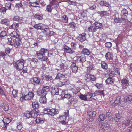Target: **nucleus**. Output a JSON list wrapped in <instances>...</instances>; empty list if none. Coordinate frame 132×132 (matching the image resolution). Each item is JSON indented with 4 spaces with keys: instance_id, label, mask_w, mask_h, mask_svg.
<instances>
[{
    "instance_id": "52",
    "label": "nucleus",
    "mask_w": 132,
    "mask_h": 132,
    "mask_svg": "<svg viewBox=\"0 0 132 132\" xmlns=\"http://www.w3.org/2000/svg\"><path fill=\"white\" fill-rule=\"evenodd\" d=\"M125 99L126 101H132V96L129 95L126 97L125 98Z\"/></svg>"
},
{
    "instance_id": "59",
    "label": "nucleus",
    "mask_w": 132,
    "mask_h": 132,
    "mask_svg": "<svg viewBox=\"0 0 132 132\" xmlns=\"http://www.w3.org/2000/svg\"><path fill=\"white\" fill-rule=\"evenodd\" d=\"M79 97L80 98L84 101H86V95L85 94V95H82L81 94L79 96Z\"/></svg>"
},
{
    "instance_id": "44",
    "label": "nucleus",
    "mask_w": 132,
    "mask_h": 132,
    "mask_svg": "<svg viewBox=\"0 0 132 132\" xmlns=\"http://www.w3.org/2000/svg\"><path fill=\"white\" fill-rule=\"evenodd\" d=\"M2 108L5 111H7L9 109L8 105L6 104H4L2 105Z\"/></svg>"
},
{
    "instance_id": "53",
    "label": "nucleus",
    "mask_w": 132,
    "mask_h": 132,
    "mask_svg": "<svg viewBox=\"0 0 132 132\" xmlns=\"http://www.w3.org/2000/svg\"><path fill=\"white\" fill-rule=\"evenodd\" d=\"M63 18V20L64 22L65 23H67L68 22V17L65 15H64Z\"/></svg>"
},
{
    "instance_id": "21",
    "label": "nucleus",
    "mask_w": 132,
    "mask_h": 132,
    "mask_svg": "<svg viewBox=\"0 0 132 132\" xmlns=\"http://www.w3.org/2000/svg\"><path fill=\"white\" fill-rule=\"evenodd\" d=\"M42 32L46 35H47L50 34V31L49 29L46 28L44 29H42Z\"/></svg>"
},
{
    "instance_id": "31",
    "label": "nucleus",
    "mask_w": 132,
    "mask_h": 132,
    "mask_svg": "<svg viewBox=\"0 0 132 132\" xmlns=\"http://www.w3.org/2000/svg\"><path fill=\"white\" fill-rule=\"evenodd\" d=\"M128 11L126 9H124L122 10L121 12V16H126L128 15Z\"/></svg>"
},
{
    "instance_id": "1",
    "label": "nucleus",
    "mask_w": 132,
    "mask_h": 132,
    "mask_svg": "<svg viewBox=\"0 0 132 132\" xmlns=\"http://www.w3.org/2000/svg\"><path fill=\"white\" fill-rule=\"evenodd\" d=\"M25 62V61L23 60L20 59L14 62L13 64L16 70L19 71L23 68L24 64Z\"/></svg>"
},
{
    "instance_id": "24",
    "label": "nucleus",
    "mask_w": 132,
    "mask_h": 132,
    "mask_svg": "<svg viewBox=\"0 0 132 132\" xmlns=\"http://www.w3.org/2000/svg\"><path fill=\"white\" fill-rule=\"evenodd\" d=\"M88 114L90 118L94 117L96 114V112L95 111H90L88 112Z\"/></svg>"
},
{
    "instance_id": "38",
    "label": "nucleus",
    "mask_w": 132,
    "mask_h": 132,
    "mask_svg": "<svg viewBox=\"0 0 132 132\" xmlns=\"http://www.w3.org/2000/svg\"><path fill=\"white\" fill-rule=\"evenodd\" d=\"M105 82L107 84H111L113 82L112 79L111 78H108L105 80Z\"/></svg>"
},
{
    "instance_id": "37",
    "label": "nucleus",
    "mask_w": 132,
    "mask_h": 132,
    "mask_svg": "<svg viewBox=\"0 0 132 132\" xmlns=\"http://www.w3.org/2000/svg\"><path fill=\"white\" fill-rule=\"evenodd\" d=\"M104 90H98L96 91L94 94H95V95H98L99 94L101 95H103L104 94Z\"/></svg>"
},
{
    "instance_id": "20",
    "label": "nucleus",
    "mask_w": 132,
    "mask_h": 132,
    "mask_svg": "<svg viewBox=\"0 0 132 132\" xmlns=\"http://www.w3.org/2000/svg\"><path fill=\"white\" fill-rule=\"evenodd\" d=\"M40 102L42 103H45L47 101L45 96H41L39 99Z\"/></svg>"
},
{
    "instance_id": "2",
    "label": "nucleus",
    "mask_w": 132,
    "mask_h": 132,
    "mask_svg": "<svg viewBox=\"0 0 132 132\" xmlns=\"http://www.w3.org/2000/svg\"><path fill=\"white\" fill-rule=\"evenodd\" d=\"M57 110L55 109H46L44 111V113L45 114L49 115L51 116H54L56 114Z\"/></svg>"
},
{
    "instance_id": "39",
    "label": "nucleus",
    "mask_w": 132,
    "mask_h": 132,
    "mask_svg": "<svg viewBox=\"0 0 132 132\" xmlns=\"http://www.w3.org/2000/svg\"><path fill=\"white\" fill-rule=\"evenodd\" d=\"M58 67L60 68V69L62 70L64 68V64L60 61L58 62H57Z\"/></svg>"
},
{
    "instance_id": "40",
    "label": "nucleus",
    "mask_w": 132,
    "mask_h": 132,
    "mask_svg": "<svg viewBox=\"0 0 132 132\" xmlns=\"http://www.w3.org/2000/svg\"><path fill=\"white\" fill-rule=\"evenodd\" d=\"M105 123L103 122H101L99 125V127L100 129H105Z\"/></svg>"
},
{
    "instance_id": "30",
    "label": "nucleus",
    "mask_w": 132,
    "mask_h": 132,
    "mask_svg": "<svg viewBox=\"0 0 132 132\" xmlns=\"http://www.w3.org/2000/svg\"><path fill=\"white\" fill-rule=\"evenodd\" d=\"M44 91V94L46 95L48 92L49 91V87L48 86H43V88H42Z\"/></svg>"
},
{
    "instance_id": "58",
    "label": "nucleus",
    "mask_w": 132,
    "mask_h": 132,
    "mask_svg": "<svg viewBox=\"0 0 132 132\" xmlns=\"http://www.w3.org/2000/svg\"><path fill=\"white\" fill-rule=\"evenodd\" d=\"M71 97V95L69 94H65L64 97H63V98H66L67 99H69Z\"/></svg>"
},
{
    "instance_id": "25",
    "label": "nucleus",
    "mask_w": 132,
    "mask_h": 132,
    "mask_svg": "<svg viewBox=\"0 0 132 132\" xmlns=\"http://www.w3.org/2000/svg\"><path fill=\"white\" fill-rule=\"evenodd\" d=\"M95 28L96 29V31L98 29H100L102 27V24L98 22H95Z\"/></svg>"
},
{
    "instance_id": "14",
    "label": "nucleus",
    "mask_w": 132,
    "mask_h": 132,
    "mask_svg": "<svg viewBox=\"0 0 132 132\" xmlns=\"http://www.w3.org/2000/svg\"><path fill=\"white\" fill-rule=\"evenodd\" d=\"M37 95L40 96H45V94H44V91L42 88H39L37 91Z\"/></svg>"
},
{
    "instance_id": "42",
    "label": "nucleus",
    "mask_w": 132,
    "mask_h": 132,
    "mask_svg": "<svg viewBox=\"0 0 132 132\" xmlns=\"http://www.w3.org/2000/svg\"><path fill=\"white\" fill-rule=\"evenodd\" d=\"M18 24L17 23L13 24L10 27L11 28L15 30L18 27Z\"/></svg>"
},
{
    "instance_id": "45",
    "label": "nucleus",
    "mask_w": 132,
    "mask_h": 132,
    "mask_svg": "<svg viewBox=\"0 0 132 132\" xmlns=\"http://www.w3.org/2000/svg\"><path fill=\"white\" fill-rule=\"evenodd\" d=\"M39 3L40 2L38 0L35 1V2H34V7H39Z\"/></svg>"
},
{
    "instance_id": "13",
    "label": "nucleus",
    "mask_w": 132,
    "mask_h": 132,
    "mask_svg": "<svg viewBox=\"0 0 132 132\" xmlns=\"http://www.w3.org/2000/svg\"><path fill=\"white\" fill-rule=\"evenodd\" d=\"M25 96L26 100H31L33 98V93L31 92H29L28 95Z\"/></svg>"
},
{
    "instance_id": "56",
    "label": "nucleus",
    "mask_w": 132,
    "mask_h": 132,
    "mask_svg": "<svg viewBox=\"0 0 132 132\" xmlns=\"http://www.w3.org/2000/svg\"><path fill=\"white\" fill-rule=\"evenodd\" d=\"M7 10L6 8L5 7H2L0 9V11L1 13H3V14H4L6 13Z\"/></svg>"
},
{
    "instance_id": "47",
    "label": "nucleus",
    "mask_w": 132,
    "mask_h": 132,
    "mask_svg": "<svg viewBox=\"0 0 132 132\" xmlns=\"http://www.w3.org/2000/svg\"><path fill=\"white\" fill-rule=\"evenodd\" d=\"M95 86L98 89H101L103 87V84H101L96 83Z\"/></svg>"
},
{
    "instance_id": "46",
    "label": "nucleus",
    "mask_w": 132,
    "mask_h": 132,
    "mask_svg": "<svg viewBox=\"0 0 132 132\" xmlns=\"http://www.w3.org/2000/svg\"><path fill=\"white\" fill-rule=\"evenodd\" d=\"M54 81H51L48 84L53 89L55 88V85L54 82Z\"/></svg>"
},
{
    "instance_id": "32",
    "label": "nucleus",
    "mask_w": 132,
    "mask_h": 132,
    "mask_svg": "<svg viewBox=\"0 0 132 132\" xmlns=\"http://www.w3.org/2000/svg\"><path fill=\"white\" fill-rule=\"evenodd\" d=\"M33 112L32 111L29 112H26L25 114V116L28 118H32V114Z\"/></svg>"
},
{
    "instance_id": "22",
    "label": "nucleus",
    "mask_w": 132,
    "mask_h": 132,
    "mask_svg": "<svg viewBox=\"0 0 132 132\" xmlns=\"http://www.w3.org/2000/svg\"><path fill=\"white\" fill-rule=\"evenodd\" d=\"M82 53L85 55H89L90 53V52L88 49L85 48L82 51Z\"/></svg>"
},
{
    "instance_id": "60",
    "label": "nucleus",
    "mask_w": 132,
    "mask_h": 132,
    "mask_svg": "<svg viewBox=\"0 0 132 132\" xmlns=\"http://www.w3.org/2000/svg\"><path fill=\"white\" fill-rule=\"evenodd\" d=\"M63 48L64 49V51L67 53L69 49L70 48L66 45H63Z\"/></svg>"
},
{
    "instance_id": "34",
    "label": "nucleus",
    "mask_w": 132,
    "mask_h": 132,
    "mask_svg": "<svg viewBox=\"0 0 132 132\" xmlns=\"http://www.w3.org/2000/svg\"><path fill=\"white\" fill-rule=\"evenodd\" d=\"M18 93V91L15 89L13 90L12 92V94L13 97L14 98H16L17 97V94Z\"/></svg>"
},
{
    "instance_id": "64",
    "label": "nucleus",
    "mask_w": 132,
    "mask_h": 132,
    "mask_svg": "<svg viewBox=\"0 0 132 132\" xmlns=\"http://www.w3.org/2000/svg\"><path fill=\"white\" fill-rule=\"evenodd\" d=\"M114 73L117 75H120L119 70L118 68H116L114 70Z\"/></svg>"
},
{
    "instance_id": "43",
    "label": "nucleus",
    "mask_w": 132,
    "mask_h": 132,
    "mask_svg": "<svg viewBox=\"0 0 132 132\" xmlns=\"http://www.w3.org/2000/svg\"><path fill=\"white\" fill-rule=\"evenodd\" d=\"M20 99L21 101H23L25 100H26L25 95L22 94H20Z\"/></svg>"
},
{
    "instance_id": "9",
    "label": "nucleus",
    "mask_w": 132,
    "mask_h": 132,
    "mask_svg": "<svg viewBox=\"0 0 132 132\" xmlns=\"http://www.w3.org/2000/svg\"><path fill=\"white\" fill-rule=\"evenodd\" d=\"M60 122L62 124H66L67 122L66 121V117L65 116H61L58 118Z\"/></svg>"
},
{
    "instance_id": "35",
    "label": "nucleus",
    "mask_w": 132,
    "mask_h": 132,
    "mask_svg": "<svg viewBox=\"0 0 132 132\" xmlns=\"http://www.w3.org/2000/svg\"><path fill=\"white\" fill-rule=\"evenodd\" d=\"M23 19L22 17H19V16H15L13 18V20L14 21H17L18 22H20L21 20Z\"/></svg>"
},
{
    "instance_id": "61",
    "label": "nucleus",
    "mask_w": 132,
    "mask_h": 132,
    "mask_svg": "<svg viewBox=\"0 0 132 132\" xmlns=\"http://www.w3.org/2000/svg\"><path fill=\"white\" fill-rule=\"evenodd\" d=\"M112 46V44L110 42L106 43L105 44V46L108 48L111 47Z\"/></svg>"
},
{
    "instance_id": "11",
    "label": "nucleus",
    "mask_w": 132,
    "mask_h": 132,
    "mask_svg": "<svg viewBox=\"0 0 132 132\" xmlns=\"http://www.w3.org/2000/svg\"><path fill=\"white\" fill-rule=\"evenodd\" d=\"M76 60L78 61L85 62L86 60V57L84 56H78L76 57Z\"/></svg>"
},
{
    "instance_id": "57",
    "label": "nucleus",
    "mask_w": 132,
    "mask_h": 132,
    "mask_svg": "<svg viewBox=\"0 0 132 132\" xmlns=\"http://www.w3.org/2000/svg\"><path fill=\"white\" fill-rule=\"evenodd\" d=\"M34 17L36 19L38 20H41L43 19L42 17L41 16L37 14L34 15Z\"/></svg>"
},
{
    "instance_id": "8",
    "label": "nucleus",
    "mask_w": 132,
    "mask_h": 132,
    "mask_svg": "<svg viewBox=\"0 0 132 132\" xmlns=\"http://www.w3.org/2000/svg\"><path fill=\"white\" fill-rule=\"evenodd\" d=\"M77 39L81 41L85 40L86 39V34L85 33H82L81 34H79L78 36Z\"/></svg>"
},
{
    "instance_id": "50",
    "label": "nucleus",
    "mask_w": 132,
    "mask_h": 132,
    "mask_svg": "<svg viewBox=\"0 0 132 132\" xmlns=\"http://www.w3.org/2000/svg\"><path fill=\"white\" fill-rule=\"evenodd\" d=\"M84 79L87 81H89L90 80V74H88L86 75L84 77Z\"/></svg>"
},
{
    "instance_id": "12",
    "label": "nucleus",
    "mask_w": 132,
    "mask_h": 132,
    "mask_svg": "<svg viewBox=\"0 0 132 132\" xmlns=\"http://www.w3.org/2000/svg\"><path fill=\"white\" fill-rule=\"evenodd\" d=\"M66 76V75H65L59 73L57 75L55 79H58L60 80H64L65 79Z\"/></svg>"
},
{
    "instance_id": "49",
    "label": "nucleus",
    "mask_w": 132,
    "mask_h": 132,
    "mask_svg": "<svg viewBox=\"0 0 132 132\" xmlns=\"http://www.w3.org/2000/svg\"><path fill=\"white\" fill-rule=\"evenodd\" d=\"M48 50L47 49L45 48H42L40 49L39 51L42 53L43 54H44L48 52Z\"/></svg>"
},
{
    "instance_id": "5",
    "label": "nucleus",
    "mask_w": 132,
    "mask_h": 132,
    "mask_svg": "<svg viewBox=\"0 0 132 132\" xmlns=\"http://www.w3.org/2000/svg\"><path fill=\"white\" fill-rule=\"evenodd\" d=\"M50 2V4L47 5V6L46 10L47 12H51L52 11V8H53V7H52V6H53L54 7H56L57 3H55V2L54 0H52Z\"/></svg>"
},
{
    "instance_id": "19",
    "label": "nucleus",
    "mask_w": 132,
    "mask_h": 132,
    "mask_svg": "<svg viewBox=\"0 0 132 132\" xmlns=\"http://www.w3.org/2000/svg\"><path fill=\"white\" fill-rule=\"evenodd\" d=\"M34 62L35 64V68H39L40 67V63L38 62L37 59H34Z\"/></svg>"
},
{
    "instance_id": "15",
    "label": "nucleus",
    "mask_w": 132,
    "mask_h": 132,
    "mask_svg": "<svg viewBox=\"0 0 132 132\" xmlns=\"http://www.w3.org/2000/svg\"><path fill=\"white\" fill-rule=\"evenodd\" d=\"M71 67L73 72L76 73L77 72L78 70V68L77 67L76 65V64L75 63H73L72 64L71 66Z\"/></svg>"
},
{
    "instance_id": "10",
    "label": "nucleus",
    "mask_w": 132,
    "mask_h": 132,
    "mask_svg": "<svg viewBox=\"0 0 132 132\" xmlns=\"http://www.w3.org/2000/svg\"><path fill=\"white\" fill-rule=\"evenodd\" d=\"M121 83L123 85H125L126 87L125 88H126L129 84V82L128 80L127 79L123 78L122 80L121 81Z\"/></svg>"
},
{
    "instance_id": "41",
    "label": "nucleus",
    "mask_w": 132,
    "mask_h": 132,
    "mask_svg": "<svg viewBox=\"0 0 132 132\" xmlns=\"http://www.w3.org/2000/svg\"><path fill=\"white\" fill-rule=\"evenodd\" d=\"M23 126L21 123L18 122L17 123V128L18 130H20L23 127Z\"/></svg>"
},
{
    "instance_id": "63",
    "label": "nucleus",
    "mask_w": 132,
    "mask_h": 132,
    "mask_svg": "<svg viewBox=\"0 0 132 132\" xmlns=\"http://www.w3.org/2000/svg\"><path fill=\"white\" fill-rule=\"evenodd\" d=\"M75 52L74 51L73 48H70L69 49L67 53L70 54H72Z\"/></svg>"
},
{
    "instance_id": "26",
    "label": "nucleus",
    "mask_w": 132,
    "mask_h": 132,
    "mask_svg": "<svg viewBox=\"0 0 132 132\" xmlns=\"http://www.w3.org/2000/svg\"><path fill=\"white\" fill-rule=\"evenodd\" d=\"M88 30L89 32H95L96 31V29L95 27L91 26L88 28Z\"/></svg>"
},
{
    "instance_id": "51",
    "label": "nucleus",
    "mask_w": 132,
    "mask_h": 132,
    "mask_svg": "<svg viewBox=\"0 0 132 132\" xmlns=\"http://www.w3.org/2000/svg\"><path fill=\"white\" fill-rule=\"evenodd\" d=\"M120 96L117 97L116 100L114 102V103L115 104H118L120 102Z\"/></svg>"
},
{
    "instance_id": "7",
    "label": "nucleus",
    "mask_w": 132,
    "mask_h": 132,
    "mask_svg": "<svg viewBox=\"0 0 132 132\" xmlns=\"http://www.w3.org/2000/svg\"><path fill=\"white\" fill-rule=\"evenodd\" d=\"M86 100L91 101V98L95 97V94L92 93L90 92H88L85 93Z\"/></svg>"
},
{
    "instance_id": "3",
    "label": "nucleus",
    "mask_w": 132,
    "mask_h": 132,
    "mask_svg": "<svg viewBox=\"0 0 132 132\" xmlns=\"http://www.w3.org/2000/svg\"><path fill=\"white\" fill-rule=\"evenodd\" d=\"M39 107V105L38 101L36 100L34 101V116L37 117L38 115V108Z\"/></svg>"
},
{
    "instance_id": "54",
    "label": "nucleus",
    "mask_w": 132,
    "mask_h": 132,
    "mask_svg": "<svg viewBox=\"0 0 132 132\" xmlns=\"http://www.w3.org/2000/svg\"><path fill=\"white\" fill-rule=\"evenodd\" d=\"M88 6L90 9L91 10H93L96 8V6L95 4L91 3L89 4Z\"/></svg>"
},
{
    "instance_id": "29",
    "label": "nucleus",
    "mask_w": 132,
    "mask_h": 132,
    "mask_svg": "<svg viewBox=\"0 0 132 132\" xmlns=\"http://www.w3.org/2000/svg\"><path fill=\"white\" fill-rule=\"evenodd\" d=\"M35 121L36 123L37 124L43 123L44 122V121L41 120L40 118L38 117H36Z\"/></svg>"
},
{
    "instance_id": "16",
    "label": "nucleus",
    "mask_w": 132,
    "mask_h": 132,
    "mask_svg": "<svg viewBox=\"0 0 132 132\" xmlns=\"http://www.w3.org/2000/svg\"><path fill=\"white\" fill-rule=\"evenodd\" d=\"M3 121L4 125H6L9 124L11 121V120L9 118L5 117L3 118Z\"/></svg>"
},
{
    "instance_id": "18",
    "label": "nucleus",
    "mask_w": 132,
    "mask_h": 132,
    "mask_svg": "<svg viewBox=\"0 0 132 132\" xmlns=\"http://www.w3.org/2000/svg\"><path fill=\"white\" fill-rule=\"evenodd\" d=\"M40 83L39 78L36 77H34V85H38Z\"/></svg>"
},
{
    "instance_id": "36",
    "label": "nucleus",
    "mask_w": 132,
    "mask_h": 132,
    "mask_svg": "<svg viewBox=\"0 0 132 132\" xmlns=\"http://www.w3.org/2000/svg\"><path fill=\"white\" fill-rule=\"evenodd\" d=\"M112 55L110 54V53L108 52L106 53L105 57L107 59H112Z\"/></svg>"
},
{
    "instance_id": "17",
    "label": "nucleus",
    "mask_w": 132,
    "mask_h": 132,
    "mask_svg": "<svg viewBox=\"0 0 132 132\" xmlns=\"http://www.w3.org/2000/svg\"><path fill=\"white\" fill-rule=\"evenodd\" d=\"M10 36L12 37L16 38L19 37V35L18 34L17 32L15 31H14L10 34Z\"/></svg>"
},
{
    "instance_id": "62",
    "label": "nucleus",
    "mask_w": 132,
    "mask_h": 132,
    "mask_svg": "<svg viewBox=\"0 0 132 132\" xmlns=\"http://www.w3.org/2000/svg\"><path fill=\"white\" fill-rule=\"evenodd\" d=\"M8 20L7 19H2L1 21V23L2 24H5L7 22Z\"/></svg>"
},
{
    "instance_id": "33",
    "label": "nucleus",
    "mask_w": 132,
    "mask_h": 132,
    "mask_svg": "<svg viewBox=\"0 0 132 132\" xmlns=\"http://www.w3.org/2000/svg\"><path fill=\"white\" fill-rule=\"evenodd\" d=\"M46 79L47 80H50V81H54L55 80V78L53 79L52 76L49 75H46L45 76Z\"/></svg>"
},
{
    "instance_id": "28",
    "label": "nucleus",
    "mask_w": 132,
    "mask_h": 132,
    "mask_svg": "<svg viewBox=\"0 0 132 132\" xmlns=\"http://www.w3.org/2000/svg\"><path fill=\"white\" fill-rule=\"evenodd\" d=\"M101 65L102 68L104 69H106L108 68L107 64L104 61H102L101 62Z\"/></svg>"
},
{
    "instance_id": "6",
    "label": "nucleus",
    "mask_w": 132,
    "mask_h": 132,
    "mask_svg": "<svg viewBox=\"0 0 132 132\" xmlns=\"http://www.w3.org/2000/svg\"><path fill=\"white\" fill-rule=\"evenodd\" d=\"M13 46H14L15 48L19 47L21 43V42L20 38H15L13 40Z\"/></svg>"
},
{
    "instance_id": "55",
    "label": "nucleus",
    "mask_w": 132,
    "mask_h": 132,
    "mask_svg": "<svg viewBox=\"0 0 132 132\" xmlns=\"http://www.w3.org/2000/svg\"><path fill=\"white\" fill-rule=\"evenodd\" d=\"M99 117L101 121L104 120L105 118V115L103 114H100L99 115Z\"/></svg>"
},
{
    "instance_id": "23",
    "label": "nucleus",
    "mask_w": 132,
    "mask_h": 132,
    "mask_svg": "<svg viewBox=\"0 0 132 132\" xmlns=\"http://www.w3.org/2000/svg\"><path fill=\"white\" fill-rule=\"evenodd\" d=\"M120 115L119 113H117L115 114L114 117V120L118 122L117 124H118V125H119V124L120 123V121H118L117 120H119L120 119Z\"/></svg>"
},
{
    "instance_id": "4",
    "label": "nucleus",
    "mask_w": 132,
    "mask_h": 132,
    "mask_svg": "<svg viewBox=\"0 0 132 132\" xmlns=\"http://www.w3.org/2000/svg\"><path fill=\"white\" fill-rule=\"evenodd\" d=\"M38 58L42 61H47L48 58L45 56V54H43L39 51L37 52L36 53Z\"/></svg>"
},
{
    "instance_id": "27",
    "label": "nucleus",
    "mask_w": 132,
    "mask_h": 132,
    "mask_svg": "<svg viewBox=\"0 0 132 132\" xmlns=\"http://www.w3.org/2000/svg\"><path fill=\"white\" fill-rule=\"evenodd\" d=\"M43 24L41 23H40L36 24L34 26V27L36 29H41L42 30V29H43Z\"/></svg>"
},
{
    "instance_id": "48",
    "label": "nucleus",
    "mask_w": 132,
    "mask_h": 132,
    "mask_svg": "<svg viewBox=\"0 0 132 132\" xmlns=\"http://www.w3.org/2000/svg\"><path fill=\"white\" fill-rule=\"evenodd\" d=\"M13 40H12V39L11 38H8V42H7V43L9 44L10 45H12V46H13Z\"/></svg>"
}]
</instances>
